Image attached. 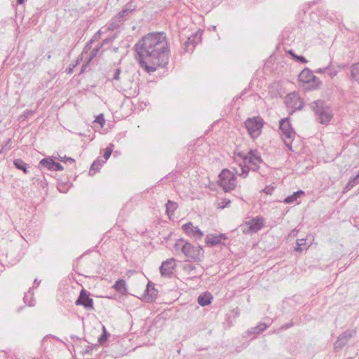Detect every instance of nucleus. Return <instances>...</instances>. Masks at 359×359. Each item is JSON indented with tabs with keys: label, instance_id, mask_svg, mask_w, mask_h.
<instances>
[{
	"label": "nucleus",
	"instance_id": "obj_20",
	"mask_svg": "<svg viewBox=\"0 0 359 359\" xmlns=\"http://www.w3.org/2000/svg\"><path fill=\"white\" fill-rule=\"evenodd\" d=\"M212 299L213 297L210 292H205L198 296L197 302L200 306H205L212 303Z\"/></svg>",
	"mask_w": 359,
	"mask_h": 359
},
{
	"label": "nucleus",
	"instance_id": "obj_40",
	"mask_svg": "<svg viewBox=\"0 0 359 359\" xmlns=\"http://www.w3.org/2000/svg\"><path fill=\"white\" fill-rule=\"evenodd\" d=\"M31 290H32V289L29 288L28 292L25 294L24 298H23L25 303L28 304L29 306H32L34 305L31 301H28L29 296H30V298L32 299L33 292H32Z\"/></svg>",
	"mask_w": 359,
	"mask_h": 359
},
{
	"label": "nucleus",
	"instance_id": "obj_33",
	"mask_svg": "<svg viewBox=\"0 0 359 359\" xmlns=\"http://www.w3.org/2000/svg\"><path fill=\"white\" fill-rule=\"evenodd\" d=\"M358 179L356 178L355 175L351 177L347 184H346L343 192L344 193L351 190L358 183Z\"/></svg>",
	"mask_w": 359,
	"mask_h": 359
},
{
	"label": "nucleus",
	"instance_id": "obj_41",
	"mask_svg": "<svg viewBox=\"0 0 359 359\" xmlns=\"http://www.w3.org/2000/svg\"><path fill=\"white\" fill-rule=\"evenodd\" d=\"M292 59L301 64H306L308 62V60L306 59V57L302 55H294Z\"/></svg>",
	"mask_w": 359,
	"mask_h": 359
},
{
	"label": "nucleus",
	"instance_id": "obj_30",
	"mask_svg": "<svg viewBox=\"0 0 359 359\" xmlns=\"http://www.w3.org/2000/svg\"><path fill=\"white\" fill-rule=\"evenodd\" d=\"M123 23L122 21H121L120 19H118L117 18V16L115 15L111 20L109 26H108V29L109 30H114V29H116L118 28H119V27L121 26V25Z\"/></svg>",
	"mask_w": 359,
	"mask_h": 359
},
{
	"label": "nucleus",
	"instance_id": "obj_2",
	"mask_svg": "<svg viewBox=\"0 0 359 359\" xmlns=\"http://www.w3.org/2000/svg\"><path fill=\"white\" fill-rule=\"evenodd\" d=\"M174 248L176 251L182 252L189 262H200L204 257L202 246L200 245L195 246L184 238L178 239L174 245Z\"/></svg>",
	"mask_w": 359,
	"mask_h": 359
},
{
	"label": "nucleus",
	"instance_id": "obj_48",
	"mask_svg": "<svg viewBox=\"0 0 359 359\" xmlns=\"http://www.w3.org/2000/svg\"><path fill=\"white\" fill-rule=\"evenodd\" d=\"M57 159L61 161V162H63V163H66V162H69V163H74L75 162V160L74 158H72V157H67V156H64V157H60L59 156L57 158Z\"/></svg>",
	"mask_w": 359,
	"mask_h": 359
},
{
	"label": "nucleus",
	"instance_id": "obj_17",
	"mask_svg": "<svg viewBox=\"0 0 359 359\" xmlns=\"http://www.w3.org/2000/svg\"><path fill=\"white\" fill-rule=\"evenodd\" d=\"M270 325L271 323H266L260 322L255 327H251L250 329H248L247 331H245L243 334V337L246 338L250 336H253L250 340L252 341L255 339L256 335L264 332Z\"/></svg>",
	"mask_w": 359,
	"mask_h": 359
},
{
	"label": "nucleus",
	"instance_id": "obj_16",
	"mask_svg": "<svg viewBox=\"0 0 359 359\" xmlns=\"http://www.w3.org/2000/svg\"><path fill=\"white\" fill-rule=\"evenodd\" d=\"M158 291L155 287V285L151 281H149L144 291L142 299L147 303L153 302L156 300Z\"/></svg>",
	"mask_w": 359,
	"mask_h": 359
},
{
	"label": "nucleus",
	"instance_id": "obj_5",
	"mask_svg": "<svg viewBox=\"0 0 359 359\" xmlns=\"http://www.w3.org/2000/svg\"><path fill=\"white\" fill-rule=\"evenodd\" d=\"M217 184L224 192H230L236 187V177L234 172L227 168L222 170L218 175Z\"/></svg>",
	"mask_w": 359,
	"mask_h": 359
},
{
	"label": "nucleus",
	"instance_id": "obj_6",
	"mask_svg": "<svg viewBox=\"0 0 359 359\" xmlns=\"http://www.w3.org/2000/svg\"><path fill=\"white\" fill-rule=\"evenodd\" d=\"M244 124L250 137L255 140L261 135L264 121L261 116H257L248 118Z\"/></svg>",
	"mask_w": 359,
	"mask_h": 359
},
{
	"label": "nucleus",
	"instance_id": "obj_24",
	"mask_svg": "<svg viewBox=\"0 0 359 359\" xmlns=\"http://www.w3.org/2000/svg\"><path fill=\"white\" fill-rule=\"evenodd\" d=\"M177 208L178 204L176 202L172 201L171 200H168L165 203V213L170 217L171 215L174 214L175 211L177 209Z\"/></svg>",
	"mask_w": 359,
	"mask_h": 359
},
{
	"label": "nucleus",
	"instance_id": "obj_27",
	"mask_svg": "<svg viewBox=\"0 0 359 359\" xmlns=\"http://www.w3.org/2000/svg\"><path fill=\"white\" fill-rule=\"evenodd\" d=\"M105 161H101L99 158H97L95 161L93 162L91 164L90 170H89V175H93L95 174V172H97L100 169V165L102 163H104Z\"/></svg>",
	"mask_w": 359,
	"mask_h": 359
},
{
	"label": "nucleus",
	"instance_id": "obj_62",
	"mask_svg": "<svg viewBox=\"0 0 359 359\" xmlns=\"http://www.w3.org/2000/svg\"><path fill=\"white\" fill-rule=\"evenodd\" d=\"M259 168H260V167H259V165L257 163V164H256V165H254V167L252 168L250 170H252L254 172H258Z\"/></svg>",
	"mask_w": 359,
	"mask_h": 359
},
{
	"label": "nucleus",
	"instance_id": "obj_38",
	"mask_svg": "<svg viewBox=\"0 0 359 359\" xmlns=\"http://www.w3.org/2000/svg\"><path fill=\"white\" fill-rule=\"evenodd\" d=\"M111 81H119L120 80V74L121 73V68H116L111 72Z\"/></svg>",
	"mask_w": 359,
	"mask_h": 359
},
{
	"label": "nucleus",
	"instance_id": "obj_9",
	"mask_svg": "<svg viewBox=\"0 0 359 359\" xmlns=\"http://www.w3.org/2000/svg\"><path fill=\"white\" fill-rule=\"evenodd\" d=\"M57 158L55 156H48L42 158L39 163V168L40 170L47 169L48 170L61 171L64 170V167L55 160Z\"/></svg>",
	"mask_w": 359,
	"mask_h": 359
},
{
	"label": "nucleus",
	"instance_id": "obj_42",
	"mask_svg": "<svg viewBox=\"0 0 359 359\" xmlns=\"http://www.w3.org/2000/svg\"><path fill=\"white\" fill-rule=\"evenodd\" d=\"M94 123H98L101 127L105 123V118L103 114H100L95 117Z\"/></svg>",
	"mask_w": 359,
	"mask_h": 359
},
{
	"label": "nucleus",
	"instance_id": "obj_11",
	"mask_svg": "<svg viewBox=\"0 0 359 359\" xmlns=\"http://www.w3.org/2000/svg\"><path fill=\"white\" fill-rule=\"evenodd\" d=\"M203 31L198 29L191 36H188L186 41L184 42L182 48L184 52H188L189 50H193L196 44L202 41V35Z\"/></svg>",
	"mask_w": 359,
	"mask_h": 359
},
{
	"label": "nucleus",
	"instance_id": "obj_46",
	"mask_svg": "<svg viewBox=\"0 0 359 359\" xmlns=\"http://www.w3.org/2000/svg\"><path fill=\"white\" fill-rule=\"evenodd\" d=\"M233 155L240 157V158L241 159V163H243L245 164V158H246L247 154H245L243 151H238V150H235L233 151Z\"/></svg>",
	"mask_w": 359,
	"mask_h": 359
},
{
	"label": "nucleus",
	"instance_id": "obj_50",
	"mask_svg": "<svg viewBox=\"0 0 359 359\" xmlns=\"http://www.w3.org/2000/svg\"><path fill=\"white\" fill-rule=\"evenodd\" d=\"M34 113L32 110H25L23 114L20 116V118L22 120L27 119L31 114Z\"/></svg>",
	"mask_w": 359,
	"mask_h": 359
},
{
	"label": "nucleus",
	"instance_id": "obj_10",
	"mask_svg": "<svg viewBox=\"0 0 359 359\" xmlns=\"http://www.w3.org/2000/svg\"><path fill=\"white\" fill-rule=\"evenodd\" d=\"M279 130L280 135L287 139L292 140L295 135V131L292 126L289 117L283 118L280 120Z\"/></svg>",
	"mask_w": 359,
	"mask_h": 359
},
{
	"label": "nucleus",
	"instance_id": "obj_58",
	"mask_svg": "<svg viewBox=\"0 0 359 359\" xmlns=\"http://www.w3.org/2000/svg\"><path fill=\"white\" fill-rule=\"evenodd\" d=\"M248 345V344H243L241 346H237V347L236 348V351L237 353L241 352L243 349H244V348H247Z\"/></svg>",
	"mask_w": 359,
	"mask_h": 359
},
{
	"label": "nucleus",
	"instance_id": "obj_34",
	"mask_svg": "<svg viewBox=\"0 0 359 359\" xmlns=\"http://www.w3.org/2000/svg\"><path fill=\"white\" fill-rule=\"evenodd\" d=\"M102 48V44H97L90 53L89 57L88 59H89V61H92L93 59H94L98 54L100 50Z\"/></svg>",
	"mask_w": 359,
	"mask_h": 359
},
{
	"label": "nucleus",
	"instance_id": "obj_8",
	"mask_svg": "<svg viewBox=\"0 0 359 359\" xmlns=\"http://www.w3.org/2000/svg\"><path fill=\"white\" fill-rule=\"evenodd\" d=\"M75 304L76 306H82L86 310H94V302L93 299L90 297V293L82 288L80 290L79 297H77Z\"/></svg>",
	"mask_w": 359,
	"mask_h": 359
},
{
	"label": "nucleus",
	"instance_id": "obj_28",
	"mask_svg": "<svg viewBox=\"0 0 359 359\" xmlns=\"http://www.w3.org/2000/svg\"><path fill=\"white\" fill-rule=\"evenodd\" d=\"M109 336V332L107 330L105 326L102 325V332L97 339L99 344L103 345L106 343L108 341Z\"/></svg>",
	"mask_w": 359,
	"mask_h": 359
},
{
	"label": "nucleus",
	"instance_id": "obj_19",
	"mask_svg": "<svg viewBox=\"0 0 359 359\" xmlns=\"http://www.w3.org/2000/svg\"><path fill=\"white\" fill-rule=\"evenodd\" d=\"M261 163H263V160L257 149H250L246 155L245 163L256 165V164Z\"/></svg>",
	"mask_w": 359,
	"mask_h": 359
},
{
	"label": "nucleus",
	"instance_id": "obj_44",
	"mask_svg": "<svg viewBox=\"0 0 359 359\" xmlns=\"http://www.w3.org/2000/svg\"><path fill=\"white\" fill-rule=\"evenodd\" d=\"M183 270L188 273H191L192 272H195L196 270V268L195 266L192 265V264H185L184 266H183Z\"/></svg>",
	"mask_w": 359,
	"mask_h": 359
},
{
	"label": "nucleus",
	"instance_id": "obj_59",
	"mask_svg": "<svg viewBox=\"0 0 359 359\" xmlns=\"http://www.w3.org/2000/svg\"><path fill=\"white\" fill-rule=\"evenodd\" d=\"M292 140H291L290 142H287V141H285V146L287 147V148L290 150V151H293L292 150Z\"/></svg>",
	"mask_w": 359,
	"mask_h": 359
},
{
	"label": "nucleus",
	"instance_id": "obj_26",
	"mask_svg": "<svg viewBox=\"0 0 359 359\" xmlns=\"http://www.w3.org/2000/svg\"><path fill=\"white\" fill-rule=\"evenodd\" d=\"M350 77L355 81L359 78V62L353 63L351 66Z\"/></svg>",
	"mask_w": 359,
	"mask_h": 359
},
{
	"label": "nucleus",
	"instance_id": "obj_36",
	"mask_svg": "<svg viewBox=\"0 0 359 359\" xmlns=\"http://www.w3.org/2000/svg\"><path fill=\"white\" fill-rule=\"evenodd\" d=\"M306 245V240L304 238L297 239L296 241V247L294 248V250L297 252H302L303 251V245Z\"/></svg>",
	"mask_w": 359,
	"mask_h": 359
},
{
	"label": "nucleus",
	"instance_id": "obj_35",
	"mask_svg": "<svg viewBox=\"0 0 359 359\" xmlns=\"http://www.w3.org/2000/svg\"><path fill=\"white\" fill-rule=\"evenodd\" d=\"M114 149V145L112 143H110L107 148L105 149L104 153L103 154V157L105 160H107L110 156L111 155L113 150Z\"/></svg>",
	"mask_w": 359,
	"mask_h": 359
},
{
	"label": "nucleus",
	"instance_id": "obj_25",
	"mask_svg": "<svg viewBox=\"0 0 359 359\" xmlns=\"http://www.w3.org/2000/svg\"><path fill=\"white\" fill-rule=\"evenodd\" d=\"M346 65H342L341 67L344 68ZM328 67L327 74L331 77L334 78L337 74H338L339 71V68H341L340 65H338L337 67L332 65V62L326 67Z\"/></svg>",
	"mask_w": 359,
	"mask_h": 359
},
{
	"label": "nucleus",
	"instance_id": "obj_31",
	"mask_svg": "<svg viewBox=\"0 0 359 359\" xmlns=\"http://www.w3.org/2000/svg\"><path fill=\"white\" fill-rule=\"evenodd\" d=\"M238 165L241 169V172L238 173V175L243 178H246L248 175L249 171L250 170V167L247 165V163L244 164L243 163H239Z\"/></svg>",
	"mask_w": 359,
	"mask_h": 359
},
{
	"label": "nucleus",
	"instance_id": "obj_13",
	"mask_svg": "<svg viewBox=\"0 0 359 359\" xmlns=\"http://www.w3.org/2000/svg\"><path fill=\"white\" fill-rule=\"evenodd\" d=\"M356 333L355 330H347L340 334L334 344L335 351L341 350Z\"/></svg>",
	"mask_w": 359,
	"mask_h": 359
},
{
	"label": "nucleus",
	"instance_id": "obj_29",
	"mask_svg": "<svg viewBox=\"0 0 359 359\" xmlns=\"http://www.w3.org/2000/svg\"><path fill=\"white\" fill-rule=\"evenodd\" d=\"M101 35V31L99 30L97 31L94 35L92 37V39L88 41L87 42V43L86 44L85 47H84V49H83V51H86L87 52L88 50H90L91 48H92V44L96 41L97 40H98V39L100 38Z\"/></svg>",
	"mask_w": 359,
	"mask_h": 359
},
{
	"label": "nucleus",
	"instance_id": "obj_15",
	"mask_svg": "<svg viewBox=\"0 0 359 359\" xmlns=\"http://www.w3.org/2000/svg\"><path fill=\"white\" fill-rule=\"evenodd\" d=\"M182 229L187 235L196 240H201L204 235L203 232L198 226H194L191 222L183 224Z\"/></svg>",
	"mask_w": 359,
	"mask_h": 359
},
{
	"label": "nucleus",
	"instance_id": "obj_21",
	"mask_svg": "<svg viewBox=\"0 0 359 359\" xmlns=\"http://www.w3.org/2000/svg\"><path fill=\"white\" fill-rule=\"evenodd\" d=\"M113 287L114 290L123 295L127 293V286L126 283V280L122 278H118L114 283Z\"/></svg>",
	"mask_w": 359,
	"mask_h": 359
},
{
	"label": "nucleus",
	"instance_id": "obj_45",
	"mask_svg": "<svg viewBox=\"0 0 359 359\" xmlns=\"http://www.w3.org/2000/svg\"><path fill=\"white\" fill-rule=\"evenodd\" d=\"M275 189V187L273 185H268L266 186L264 189H262V192L267 194V195H271L273 191Z\"/></svg>",
	"mask_w": 359,
	"mask_h": 359
},
{
	"label": "nucleus",
	"instance_id": "obj_60",
	"mask_svg": "<svg viewBox=\"0 0 359 359\" xmlns=\"http://www.w3.org/2000/svg\"><path fill=\"white\" fill-rule=\"evenodd\" d=\"M70 338L72 339V340L74 341V342H76V341H79L81 340V338L74 335V334H72L70 336Z\"/></svg>",
	"mask_w": 359,
	"mask_h": 359
},
{
	"label": "nucleus",
	"instance_id": "obj_3",
	"mask_svg": "<svg viewBox=\"0 0 359 359\" xmlns=\"http://www.w3.org/2000/svg\"><path fill=\"white\" fill-rule=\"evenodd\" d=\"M310 109L314 112L316 120L322 125H327L333 118L332 107L323 100H317L309 104Z\"/></svg>",
	"mask_w": 359,
	"mask_h": 359
},
{
	"label": "nucleus",
	"instance_id": "obj_54",
	"mask_svg": "<svg viewBox=\"0 0 359 359\" xmlns=\"http://www.w3.org/2000/svg\"><path fill=\"white\" fill-rule=\"evenodd\" d=\"M91 61H89V59L87 60V61L82 65L81 66V71H80V74H82L85 72L86 69L87 68V67L88 66V65L90 64Z\"/></svg>",
	"mask_w": 359,
	"mask_h": 359
},
{
	"label": "nucleus",
	"instance_id": "obj_22",
	"mask_svg": "<svg viewBox=\"0 0 359 359\" xmlns=\"http://www.w3.org/2000/svg\"><path fill=\"white\" fill-rule=\"evenodd\" d=\"M305 194V192L302 190H298L294 191L292 195L285 197L283 199V203L286 204H291L297 201L298 198H301Z\"/></svg>",
	"mask_w": 359,
	"mask_h": 359
},
{
	"label": "nucleus",
	"instance_id": "obj_32",
	"mask_svg": "<svg viewBox=\"0 0 359 359\" xmlns=\"http://www.w3.org/2000/svg\"><path fill=\"white\" fill-rule=\"evenodd\" d=\"M131 13L130 8H123L121 11H119L116 15L118 19H120L123 22L126 20V17Z\"/></svg>",
	"mask_w": 359,
	"mask_h": 359
},
{
	"label": "nucleus",
	"instance_id": "obj_56",
	"mask_svg": "<svg viewBox=\"0 0 359 359\" xmlns=\"http://www.w3.org/2000/svg\"><path fill=\"white\" fill-rule=\"evenodd\" d=\"M124 8H130L131 13H132L133 11H134L135 10L136 6H133L132 2L130 1V2L128 3Z\"/></svg>",
	"mask_w": 359,
	"mask_h": 359
},
{
	"label": "nucleus",
	"instance_id": "obj_4",
	"mask_svg": "<svg viewBox=\"0 0 359 359\" xmlns=\"http://www.w3.org/2000/svg\"><path fill=\"white\" fill-rule=\"evenodd\" d=\"M299 86L305 91L316 90L320 88L322 85L318 77L313 74V71L305 67L298 76Z\"/></svg>",
	"mask_w": 359,
	"mask_h": 359
},
{
	"label": "nucleus",
	"instance_id": "obj_57",
	"mask_svg": "<svg viewBox=\"0 0 359 359\" xmlns=\"http://www.w3.org/2000/svg\"><path fill=\"white\" fill-rule=\"evenodd\" d=\"M299 232V230L297 229H292L290 233H289V236L291 237H296L297 236V233Z\"/></svg>",
	"mask_w": 359,
	"mask_h": 359
},
{
	"label": "nucleus",
	"instance_id": "obj_18",
	"mask_svg": "<svg viewBox=\"0 0 359 359\" xmlns=\"http://www.w3.org/2000/svg\"><path fill=\"white\" fill-rule=\"evenodd\" d=\"M228 238L226 233H219V234H208L206 236L205 243L209 247H215L217 245H226V244L223 242V241L226 240Z\"/></svg>",
	"mask_w": 359,
	"mask_h": 359
},
{
	"label": "nucleus",
	"instance_id": "obj_64",
	"mask_svg": "<svg viewBox=\"0 0 359 359\" xmlns=\"http://www.w3.org/2000/svg\"><path fill=\"white\" fill-rule=\"evenodd\" d=\"M27 0H17V4L19 5L23 4Z\"/></svg>",
	"mask_w": 359,
	"mask_h": 359
},
{
	"label": "nucleus",
	"instance_id": "obj_63",
	"mask_svg": "<svg viewBox=\"0 0 359 359\" xmlns=\"http://www.w3.org/2000/svg\"><path fill=\"white\" fill-rule=\"evenodd\" d=\"M287 53L290 55H291V56H292V58H293V55H296V54H295V53H294V51L293 50H292V49H290V50H287Z\"/></svg>",
	"mask_w": 359,
	"mask_h": 359
},
{
	"label": "nucleus",
	"instance_id": "obj_1",
	"mask_svg": "<svg viewBox=\"0 0 359 359\" xmlns=\"http://www.w3.org/2000/svg\"><path fill=\"white\" fill-rule=\"evenodd\" d=\"M135 59L147 73L165 67L169 62L170 47L163 32H151L135 44Z\"/></svg>",
	"mask_w": 359,
	"mask_h": 359
},
{
	"label": "nucleus",
	"instance_id": "obj_14",
	"mask_svg": "<svg viewBox=\"0 0 359 359\" xmlns=\"http://www.w3.org/2000/svg\"><path fill=\"white\" fill-rule=\"evenodd\" d=\"M285 102L288 107L293 108L295 111H299L303 109L304 102L301 100L299 96L295 92L289 93L286 97Z\"/></svg>",
	"mask_w": 359,
	"mask_h": 359
},
{
	"label": "nucleus",
	"instance_id": "obj_55",
	"mask_svg": "<svg viewBox=\"0 0 359 359\" xmlns=\"http://www.w3.org/2000/svg\"><path fill=\"white\" fill-rule=\"evenodd\" d=\"M328 67H323V68H318L315 70V72L317 74H324L326 73L327 71Z\"/></svg>",
	"mask_w": 359,
	"mask_h": 359
},
{
	"label": "nucleus",
	"instance_id": "obj_47",
	"mask_svg": "<svg viewBox=\"0 0 359 359\" xmlns=\"http://www.w3.org/2000/svg\"><path fill=\"white\" fill-rule=\"evenodd\" d=\"M11 142V140L10 138L5 142V143L2 145V147L0 150V155L2 154L4 152V151L11 149V147H7L8 144H10Z\"/></svg>",
	"mask_w": 359,
	"mask_h": 359
},
{
	"label": "nucleus",
	"instance_id": "obj_37",
	"mask_svg": "<svg viewBox=\"0 0 359 359\" xmlns=\"http://www.w3.org/2000/svg\"><path fill=\"white\" fill-rule=\"evenodd\" d=\"M80 63V60L79 58H77V60H75V62L74 64H71L69 65L66 70H65V72L68 74H72L74 72V69L76 67H77Z\"/></svg>",
	"mask_w": 359,
	"mask_h": 359
},
{
	"label": "nucleus",
	"instance_id": "obj_61",
	"mask_svg": "<svg viewBox=\"0 0 359 359\" xmlns=\"http://www.w3.org/2000/svg\"><path fill=\"white\" fill-rule=\"evenodd\" d=\"M41 283V280H38L37 278H35L33 283V287H36Z\"/></svg>",
	"mask_w": 359,
	"mask_h": 359
},
{
	"label": "nucleus",
	"instance_id": "obj_49",
	"mask_svg": "<svg viewBox=\"0 0 359 359\" xmlns=\"http://www.w3.org/2000/svg\"><path fill=\"white\" fill-rule=\"evenodd\" d=\"M115 38H116V35L108 36L107 38L104 39L102 41V42L100 43V44H102V46H103L106 44L110 43L115 39Z\"/></svg>",
	"mask_w": 359,
	"mask_h": 359
},
{
	"label": "nucleus",
	"instance_id": "obj_7",
	"mask_svg": "<svg viewBox=\"0 0 359 359\" xmlns=\"http://www.w3.org/2000/svg\"><path fill=\"white\" fill-rule=\"evenodd\" d=\"M264 219L258 216L240 225L239 228L244 234L255 233L258 232L264 226Z\"/></svg>",
	"mask_w": 359,
	"mask_h": 359
},
{
	"label": "nucleus",
	"instance_id": "obj_53",
	"mask_svg": "<svg viewBox=\"0 0 359 359\" xmlns=\"http://www.w3.org/2000/svg\"><path fill=\"white\" fill-rule=\"evenodd\" d=\"M231 203V201L228 198H224L222 200V201L221 202V205H220V208H226L228 207Z\"/></svg>",
	"mask_w": 359,
	"mask_h": 359
},
{
	"label": "nucleus",
	"instance_id": "obj_12",
	"mask_svg": "<svg viewBox=\"0 0 359 359\" xmlns=\"http://www.w3.org/2000/svg\"><path fill=\"white\" fill-rule=\"evenodd\" d=\"M175 261V258H170L161 263L159 267L161 276L164 278H171L176 268Z\"/></svg>",
	"mask_w": 359,
	"mask_h": 359
},
{
	"label": "nucleus",
	"instance_id": "obj_23",
	"mask_svg": "<svg viewBox=\"0 0 359 359\" xmlns=\"http://www.w3.org/2000/svg\"><path fill=\"white\" fill-rule=\"evenodd\" d=\"M13 165L18 170H22L24 173L29 172V165L25 163L21 158H16L13 161Z\"/></svg>",
	"mask_w": 359,
	"mask_h": 359
},
{
	"label": "nucleus",
	"instance_id": "obj_43",
	"mask_svg": "<svg viewBox=\"0 0 359 359\" xmlns=\"http://www.w3.org/2000/svg\"><path fill=\"white\" fill-rule=\"evenodd\" d=\"M98 346L97 344L92 346H86V348L81 351L83 355L86 354H90L94 348H97Z\"/></svg>",
	"mask_w": 359,
	"mask_h": 359
},
{
	"label": "nucleus",
	"instance_id": "obj_39",
	"mask_svg": "<svg viewBox=\"0 0 359 359\" xmlns=\"http://www.w3.org/2000/svg\"><path fill=\"white\" fill-rule=\"evenodd\" d=\"M69 184V182H61L60 184H59L57 185V189H58L59 191L62 192V193H66L68 190Z\"/></svg>",
	"mask_w": 359,
	"mask_h": 359
},
{
	"label": "nucleus",
	"instance_id": "obj_51",
	"mask_svg": "<svg viewBox=\"0 0 359 359\" xmlns=\"http://www.w3.org/2000/svg\"><path fill=\"white\" fill-rule=\"evenodd\" d=\"M295 324V323H294L292 320L290 321L289 323H287L284 325H283L281 327H280V330H286L290 327H292V326H294V325Z\"/></svg>",
	"mask_w": 359,
	"mask_h": 359
},
{
	"label": "nucleus",
	"instance_id": "obj_52",
	"mask_svg": "<svg viewBox=\"0 0 359 359\" xmlns=\"http://www.w3.org/2000/svg\"><path fill=\"white\" fill-rule=\"evenodd\" d=\"M38 182V184L42 188V189H45L48 186V182L46 181V180L45 178H43V180H36Z\"/></svg>",
	"mask_w": 359,
	"mask_h": 359
}]
</instances>
